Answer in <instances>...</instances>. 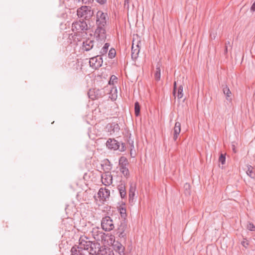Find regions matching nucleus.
<instances>
[{
	"instance_id": "nucleus-1",
	"label": "nucleus",
	"mask_w": 255,
	"mask_h": 255,
	"mask_svg": "<svg viewBox=\"0 0 255 255\" xmlns=\"http://www.w3.org/2000/svg\"><path fill=\"white\" fill-rule=\"evenodd\" d=\"M78 246L71 249V255H104L100 243L91 241L86 236H82L79 240Z\"/></svg>"
},
{
	"instance_id": "nucleus-2",
	"label": "nucleus",
	"mask_w": 255,
	"mask_h": 255,
	"mask_svg": "<svg viewBox=\"0 0 255 255\" xmlns=\"http://www.w3.org/2000/svg\"><path fill=\"white\" fill-rule=\"evenodd\" d=\"M93 11L88 6H82L77 10V14L79 18L88 20L93 15Z\"/></svg>"
},
{
	"instance_id": "nucleus-3",
	"label": "nucleus",
	"mask_w": 255,
	"mask_h": 255,
	"mask_svg": "<svg viewBox=\"0 0 255 255\" xmlns=\"http://www.w3.org/2000/svg\"><path fill=\"white\" fill-rule=\"evenodd\" d=\"M101 227L103 230L109 232L115 228L113 220L110 216H106L102 218Z\"/></svg>"
},
{
	"instance_id": "nucleus-4",
	"label": "nucleus",
	"mask_w": 255,
	"mask_h": 255,
	"mask_svg": "<svg viewBox=\"0 0 255 255\" xmlns=\"http://www.w3.org/2000/svg\"><path fill=\"white\" fill-rule=\"evenodd\" d=\"M106 145L108 148L114 150L119 149L121 151L125 150L126 147L125 144L122 143L120 146V143L115 139L109 138L107 142Z\"/></svg>"
},
{
	"instance_id": "nucleus-5",
	"label": "nucleus",
	"mask_w": 255,
	"mask_h": 255,
	"mask_svg": "<svg viewBox=\"0 0 255 255\" xmlns=\"http://www.w3.org/2000/svg\"><path fill=\"white\" fill-rule=\"evenodd\" d=\"M109 19L108 14L102 11H98L96 14V23L97 26H105Z\"/></svg>"
},
{
	"instance_id": "nucleus-6",
	"label": "nucleus",
	"mask_w": 255,
	"mask_h": 255,
	"mask_svg": "<svg viewBox=\"0 0 255 255\" xmlns=\"http://www.w3.org/2000/svg\"><path fill=\"white\" fill-rule=\"evenodd\" d=\"M88 29V25L84 20L74 22L72 24V30L75 33L81 32Z\"/></svg>"
},
{
	"instance_id": "nucleus-7",
	"label": "nucleus",
	"mask_w": 255,
	"mask_h": 255,
	"mask_svg": "<svg viewBox=\"0 0 255 255\" xmlns=\"http://www.w3.org/2000/svg\"><path fill=\"white\" fill-rule=\"evenodd\" d=\"M110 195V190L106 189V188H101L99 190L98 194H97V197L99 199V200L102 202H104L108 199ZM94 198L95 200H97V196H94Z\"/></svg>"
},
{
	"instance_id": "nucleus-8",
	"label": "nucleus",
	"mask_w": 255,
	"mask_h": 255,
	"mask_svg": "<svg viewBox=\"0 0 255 255\" xmlns=\"http://www.w3.org/2000/svg\"><path fill=\"white\" fill-rule=\"evenodd\" d=\"M103 63L102 58L99 55L93 57L90 59L89 64L91 67L94 69L100 67Z\"/></svg>"
},
{
	"instance_id": "nucleus-9",
	"label": "nucleus",
	"mask_w": 255,
	"mask_h": 255,
	"mask_svg": "<svg viewBox=\"0 0 255 255\" xmlns=\"http://www.w3.org/2000/svg\"><path fill=\"white\" fill-rule=\"evenodd\" d=\"M94 35L98 40H105L106 38L105 26H97Z\"/></svg>"
},
{
	"instance_id": "nucleus-10",
	"label": "nucleus",
	"mask_w": 255,
	"mask_h": 255,
	"mask_svg": "<svg viewBox=\"0 0 255 255\" xmlns=\"http://www.w3.org/2000/svg\"><path fill=\"white\" fill-rule=\"evenodd\" d=\"M102 183L105 186H109L113 182V176L110 172H106L101 175Z\"/></svg>"
},
{
	"instance_id": "nucleus-11",
	"label": "nucleus",
	"mask_w": 255,
	"mask_h": 255,
	"mask_svg": "<svg viewBox=\"0 0 255 255\" xmlns=\"http://www.w3.org/2000/svg\"><path fill=\"white\" fill-rule=\"evenodd\" d=\"M106 128L108 132L112 134L118 131L120 129V127L118 124L116 123H112L108 124L106 126Z\"/></svg>"
},
{
	"instance_id": "nucleus-12",
	"label": "nucleus",
	"mask_w": 255,
	"mask_h": 255,
	"mask_svg": "<svg viewBox=\"0 0 255 255\" xmlns=\"http://www.w3.org/2000/svg\"><path fill=\"white\" fill-rule=\"evenodd\" d=\"M181 131V124L179 122H176L173 129V139L176 141Z\"/></svg>"
},
{
	"instance_id": "nucleus-13",
	"label": "nucleus",
	"mask_w": 255,
	"mask_h": 255,
	"mask_svg": "<svg viewBox=\"0 0 255 255\" xmlns=\"http://www.w3.org/2000/svg\"><path fill=\"white\" fill-rule=\"evenodd\" d=\"M139 52V48L138 43H137V44L135 46H134V44L133 42L132 47H131V54L132 59L135 60L138 56Z\"/></svg>"
},
{
	"instance_id": "nucleus-14",
	"label": "nucleus",
	"mask_w": 255,
	"mask_h": 255,
	"mask_svg": "<svg viewBox=\"0 0 255 255\" xmlns=\"http://www.w3.org/2000/svg\"><path fill=\"white\" fill-rule=\"evenodd\" d=\"M127 228V224L126 222V220H123L118 228V233L120 234L119 236L121 237H124L125 236L124 233Z\"/></svg>"
},
{
	"instance_id": "nucleus-15",
	"label": "nucleus",
	"mask_w": 255,
	"mask_h": 255,
	"mask_svg": "<svg viewBox=\"0 0 255 255\" xmlns=\"http://www.w3.org/2000/svg\"><path fill=\"white\" fill-rule=\"evenodd\" d=\"M91 234L94 239L96 240H99L100 237H102L103 235V233L99 230V228H93L91 231Z\"/></svg>"
},
{
	"instance_id": "nucleus-16",
	"label": "nucleus",
	"mask_w": 255,
	"mask_h": 255,
	"mask_svg": "<svg viewBox=\"0 0 255 255\" xmlns=\"http://www.w3.org/2000/svg\"><path fill=\"white\" fill-rule=\"evenodd\" d=\"M94 46V41L90 39H86L83 42V48L86 51H89Z\"/></svg>"
},
{
	"instance_id": "nucleus-17",
	"label": "nucleus",
	"mask_w": 255,
	"mask_h": 255,
	"mask_svg": "<svg viewBox=\"0 0 255 255\" xmlns=\"http://www.w3.org/2000/svg\"><path fill=\"white\" fill-rule=\"evenodd\" d=\"M136 190V186L134 184H131L129 190V201L132 202L135 195V192Z\"/></svg>"
},
{
	"instance_id": "nucleus-18",
	"label": "nucleus",
	"mask_w": 255,
	"mask_h": 255,
	"mask_svg": "<svg viewBox=\"0 0 255 255\" xmlns=\"http://www.w3.org/2000/svg\"><path fill=\"white\" fill-rule=\"evenodd\" d=\"M113 247L114 250L118 252L119 254L123 253L124 252L125 248L119 242H114L113 244Z\"/></svg>"
},
{
	"instance_id": "nucleus-19",
	"label": "nucleus",
	"mask_w": 255,
	"mask_h": 255,
	"mask_svg": "<svg viewBox=\"0 0 255 255\" xmlns=\"http://www.w3.org/2000/svg\"><path fill=\"white\" fill-rule=\"evenodd\" d=\"M247 174L252 178H255V171L254 168L251 165L248 166V169L246 171Z\"/></svg>"
},
{
	"instance_id": "nucleus-20",
	"label": "nucleus",
	"mask_w": 255,
	"mask_h": 255,
	"mask_svg": "<svg viewBox=\"0 0 255 255\" xmlns=\"http://www.w3.org/2000/svg\"><path fill=\"white\" fill-rule=\"evenodd\" d=\"M223 91L225 95L226 96V99L227 100H229V98L231 96V92L229 88V87L227 85H223Z\"/></svg>"
},
{
	"instance_id": "nucleus-21",
	"label": "nucleus",
	"mask_w": 255,
	"mask_h": 255,
	"mask_svg": "<svg viewBox=\"0 0 255 255\" xmlns=\"http://www.w3.org/2000/svg\"><path fill=\"white\" fill-rule=\"evenodd\" d=\"M118 189L119 190V192L120 193V195L122 198H124L126 197L127 193L126 191L125 186L122 184L119 185L118 187Z\"/></svg>"
},
{
	"instance_id": "nucleus-22",
	"label": "nucleus",
	"mask_w": 255,
	"mask_h": 255,
	"mask_svg": "<svg viewBox=\"0 0 255 255\" xmlns=\"http://www.w3.org/2000/svg\"><path fill=\"white\" fill-rule=\"evenodd\" d=\"M160 64L158 63L156 67V71L154 73V77L156 81H159L160 78Z\"/></svg>"
},
{
	"instance_id": "nucleus-23",
	"label": "nucleus",
	"mask_w": 255,
	"mask_h": 255,
	"mask_svg": "<svg viewBox=\"0 0 255 255\" xmlns=\"http://www.w3.org/2000/svg\"><path fill=\"white\" fill-rule=\"evenodd\" d=\"M120 213L123 220H126L127 217L126 209L124 207H121L119 209Z\"/></svg>"
},
{
	"instance_id": "nucleus-24",
	"label": "nucleus",
	"mask_w": 255,
	"mask_h": 255,
	"mask_svg": "<svg viewBox=\"0 0 255 255\" xmlns=\"http://www.w3.org/2000/svg\"><path fill=\"white\" fill-rule=\"evenodd\" d=\"M134 113L136 117L139 116L140 113V106L137 102L134 104Z\"/></svg>"
},
{
	"instance_id": "nucleus-25",
	"label": "nucleus",
	"mask_w": 255,
	"mask_h": 255,
	"mask_svg": "<svg viewBox=\"0 0 255 255\" xmlns=\"http://www.w3.org/2000/svg\"><path fill=\"white\" fill-rule=\"evenodd\" d=\"M183 95V85L182 84H179L177 92V97L178 99H181L182 98Z\"/></svg>"
},
{
	"instance_id": "nucleus-26",
	"label": "nucleus",
	"mask_w": 255,
	"mask_h": 255,
	"mask_svg": "<svg viewBox=\"0 0 255 255\" xmlns=\"http://www.w3.org/2000/svg\"><path fill=\"white\" fill-rule=\"evenodd\" d=\"M118 78L115 75H112L109 82V85H114L117 82Z\"/></svg>"
},
{
	"instance_id": "nucleus-27",
	"label": "nucleus",
	"mask_w": 255,
	"mask_h": 255,
	"mask_svg": "<svg viewBox=\"0 0 255 255\" xmlns=\"http://www.w3.org/2000/svg\"><path fill=\"white\" fill-rule=\"evenodd\" d=\"M121 171L126 176H128L129 174V171H128V169L124 166H122V167L121 168Z\"/></svg>"
},
{
	"instance_id": "nucleus-28",
	"label": "nucleus",
	"mask_w": 255,
	"mask_h": 255,
	"mask_svg": "<svg viewBox=\"0 0 255 255\" xmlns=\"http://www.w3.org/2000/svg\"><path fill=\"white\" fill-rule=\"evenodd\" d=\"M110 44L109 43H106L104 47L102 48L101 53L102 54H104L107 52Z\"/></svg>"
},
{
	"instance_id": "nucleus-29",
	"label": "nucleus",
	"mask_w": 255,
	"mask_h": 255,
	"mask_svg": "<svg viewBox=\"0 0 255 255\" xmlns=\"http://www.w3.org/2000/svg\"><path fill=\"white\" fill-rule=\"evenodd\" d=\"M219 161L222 164H224L226 161V157L225 155L223 154H221L219 157Z\"/></svg>"
},
{
	"instance_id": "nucleus-30",
	"label": "nucleus",
	"mask_w": 255,
	"mask_h": 255,
	"mask_svg": "<svg viewBox=\"0 0 255 255\" xmlns=\"http://www.w3.org/2000/svg\"><path fill=\"white\" fill-rule=\"evenodd\" d=\"M115 55H116L115 50L114 49H111L110 50L109 53V57L110 58H113L115 57Z\"/></svg>"
},
{
	"instance_id": "nucleus-31",
	"label": "nucleus",
	"mask_w": 255,
	"mask_h": 255,
	"mask_svg": "<svg viewBox=\"0 0 255 255\" xmlns=\"http://www.w3.org/2000/svg\"><path fill=\"white\" fill-rule=\"evenodd\" d=\"M247 228L250 231H253L255 230V226L253 223H249L247 225Z\"/></svg>"
},
{
	"instance_id": "nucleus-32",
	"label": "nucleus",
	"mask_w": 255,
	"mask_h": 255,
	"mask_svg": "<svg viewBox=\"0 0 255 255\" xmlns=\"http://www.w3.org/2000/svg\"><path fill=\"white\" fill-rule=\"evenodd\" d=\"M179 84V81L178 80L175 81L174 83V89H173V94L175 96L176 94V88L177 85Z\"/></svg>"
},
{
	"instance_id": "nucleus-33",
	"label": "nucleus",
	"mask_w": 255,
	"mask_h": 255,
	"mask_svg": "<svg viewBox=\"0 0 255 255\" xmlns=\"http://www.w3.org/2000/svg\"><path fill=\"white\" fill-rule=\"evenodd\" d=\"M94 91H92V90H90L89 92V98H91V99H94L95 98H96V97L95 96H94L93 95H92V93H93Z\"/></svg>"
},
{
	"instance_id": "nucleus-34",
	"label": "nucleus",
	"mask_w": 255,
	"mask_h": 255,
	"mask_svg": "<svg viewBox=\"0 0 255 255\" xmlns=\"http://www.w3.org/2000/svg\"><path fill=\"white\" fill-rule=\"evenodd\" d=\"M82 2L85 4H89L91 3L93 0H81Z\"/></svg>"
},
{
	"instance_id": "nucleus-35",
	"label": "nucleus",
	"mask_w": 255,
	"mask_h": 255,
	"mask_svg": "<svg viewBox=\"0 0 255 255\" xmlns=\"http://www.w3.org/2000/svg\"><path fill=\"white\" fill-rule=\"evenodd\" d=\"M129 2V0H125L124 5H125V7H127V8H128Z\"/></svg>"
},
{
	"instance_id": "nucleus-36",
	"label": "nucleus",
	"mask_w": 255,
	"mask_h": 255,
	"mask_svg": "<svg viewBox=\"0 0 255 255\" xmlns=\"http://www.w3.org/2000/svg\"><path fill=\"white\" fill-rule=\"evenodd\" d=\"M242 245L245 248H247V246L248 245L247 241H243L242 242Z\"/></svg>"
},
{
	"instance_id": "nucleus-37",
	"label": "nucleus",
	"mask_w": 255,
	"mask_h": 255,
	"mask_svg": "<svg viewBox=\"0 0 255 255\" xmlns=\"http://www.w3.org/2000/svg\"><path fill=\"white\" fill-rule=\"evenodd\" d=\"M96 1L98 3L101 4H104L106 2L107 0H96Z\"/></svg>"
},
{
	"instance_id": "nucleus-38",
	"label": "nucleus",
	"mask_w": 255,
	"mask_h": 255,
	"mask_svg": "<svg viewBox=\"0 0 255 255\" xmlns=\"http://www.w3.org/2000/svg\"><path fill=\"white\" fill-rule=\"evenodd\" d=\"M251 10L252 11H255V2H254V3L252 4V5L251 7Z\"/></svg>"
},
{
	"instance_id": "nucleus-39",
	"label": "nucleus",
	"mask_w": 255,
	"mask_h": 255,
	"mask_svg": "<svg viewBox=\"0 0 255 255\" xmlns=\"http://www.w3.org/2000/svg\"><path fill=\"white\" fill-rule=\"evenodd\" d=\"M232 150H233V151H234V153H236L237 152V150L236 149V147H235V145L234 144H232Z\"/></svg>"
},
{
	"instance_id": "nucleus-40",
	"label": "nucleus",
	"mask_w": 255,
	"mask_h": 255,
	"mask_svg": "<svg viewBox=\"0 0 255 255\" xmlns=\"http://www.w3.org/2000/svg\"><path fill=\"white\" fill-rule=\"evenodd\" d=\"M190 185L188 183H186L184 185V187L187 189V188H189Z\"/></svg>"
},
{
	"instance_id": "nucleus-41",
	"label": "nucleus",
	"mask_w": 255,
	"mask_h": 255,
	"mask_svg": "<svg viewBox=\"0 0 255 255\" xmlns=\"http://www.w3.org/2000/svg\"><path fill=\"white\" fill-rule=\"evenodd\" d=\"M108 251H109V255H114L113 253H112V252L110 251V249L108 250Z\"/></svg>"
},
{
	"instance_id": "nucleus-42",
	"label": "nucleus",
	"mask_w": 255,
	"mask_h": 255,
	"mask_svg": "<svg viewBox=\"0 0 255 255\" xmlns=\"http://www.w3.org/2000/svg\"><path fill=\"white\" fill-rule=\"evenodd\" d=\"M228 50V47L227 46H225V52L227 53Z\"/></svg>"
},
{
	"instance_id": "nucleus-43",
	"label": "nucleus",
	"mask_w": 255,
	"mask_h": 255,
	"mask_svg": "<svg viewBox=\"0 0 255 255\" xmlns=\"http://www.w3.org/2000/svg\"><path fill=\"white\" fill-rule=\"evenodd\" d=\"M225 44H226V46H227L228 45H230V41H228L226 42Z\"/></svg>"
}]
</instances>
